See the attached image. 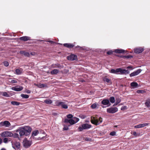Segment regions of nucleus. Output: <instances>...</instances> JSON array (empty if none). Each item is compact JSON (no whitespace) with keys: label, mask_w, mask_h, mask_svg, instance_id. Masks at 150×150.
Instances as JSON below:
<instances>
[{"label":"nucleus","mask_w":150,"mask_h":150,"mask_svg":"<svg viewBox=\"0 0 150 150\" xmlns=\"http://www.w3.org/2000/svg\"><path fill=\"white\" fill-rule=\"evenodd\" d=\"M32 131V128L29 126H25L19 127L16 130V132H19L20 136L22 137L24 135L27 136L30 134Z\"/></svg>","instance_id":"f257e3e1"},{"label":"nucleus","mask_w":150,"mask_h":150,"mask_svg":"<svg viewBox=\"0 0 150 150\" xmlns=\"http://www.w3.org/2000/svg\"><path fill=\"white\" fill-rule=\"evenodd\" d=\"M103 121V119L101 117H100L99 119L96 118L95 117H91V122L95 125H98L101 123Z\"/></svg>","instance_id":"f03ea898"},{"label":"nucleus","mask_w":150,"mask_h":150,"mask_svg":"<svg viewBox=\"0 0 150 150\" xmlns=\"http://www.w3.org/2000/svg\"><path fill=\"white\" fill-rule=\"evenodd\" d=\"M91 127V125H89L87 123L83 124L81 126H79L78 127L79 131H81L83 129H88L90 128Z\"/></svg>","instance_id":"7ed1b4c3"},{"label":"nucleus","mask_w":150,"mask_h":150,"mask_svg":"<svg viewBox=\"0 0 150 150\" xmlns=\"http://www.w3.org/2000/svg\"><path fill=\"white\" fill-rule=\"evenodd\" d=\"M118 108L116 107H111L107 109V112L110 113H114L118 111Z\"/></svg>","instance_id":"20e7f679"},{"label":"nucleus","mask_w":150,"mask_h":150,"mask_svg":"<svg viewBox=\"0 0 150 150\" xmlns=\"http://www.w3.org/2000/svg\"><path fill=\"white\" fill-rule=\"evenodd\" d=\"M13 133L9 131H5L1 134V136L3 137H12Z\"/></svg>","instance_id":"39448f33"},{"label":"nucleus","mask_w":150,"mask_h":150,"mask_svg":"<svg viewBox=\"0 0 150 150\" xmlns=\"http://www.w3.org/2000/svg\"><path fill=\"white\" fill-rule=\"evenodd\" d=\"M11 125L10 122L8 121H5L0 122V127H8Z\"/></svg>","instance_id":"423d86ee"},{"label":"nucleus","mask_w":150,"mask_h":150,"mask_svg":"<svg viewBox=\"0 0 150 150\" xmlns=\"http://www.w3.org/2000/svg\"><path fill=\"white\" fill-rule=\"evenodd\" d=\"M101 103L104 105H107V107L111 105L109 100L108 99L103 100L101 102Z\"/></svg>","instance_id":"0eeeda50"},{"label":"nucleus","mask_w":150,"mask_h":150,"mask_svg":"<svg viewBox=\"0 0 150 150\" xmlns=\"http://www.w3.org/2000/svg\"><path fill=\"white\" fill-rule=\"evenodd\" d=\"M144 50L143 48L142 47H137L134 49V52L136 54L141 53Z\"/></svg>","instance_id":"6e6552de"},{"label":"nucleus","mask_w":150,"mask_h":150,"mask_svg":"<svg viewBox=\"0 0 150 150\" xmlns=\"http://www.w3.org/2000/svg\"><path fill=\"white\" fill-rule=\"evenodd\" d=\"M141 69H139L136 71L133 72L130 74L129 76L130 77L134 76L139 74L142 71Z\"/></svg>","instance_id":"1a4fd4ad"},{"label":"nucleus","mask_w":150,"mask_h":150,"mask_svg":"<svg viewBox=\"0 0 150 150\" xmlns=\"http://www.w3.org/2000/svg\"><path fill=\"white\" fill-rule=\"evenodd\" d=\"M23 146L26 148H28L30 147L31 144V141L28 140H25L23 142Z\"/></svg>","instance_id":"9d476101"},{"label":"nucleus","mask_w":150,"mask_h":150,"mask_svg":"<svg viewBox=\"0 0 150 150\" xmlns=\"http://www.w3.org/2000/svg\"><path fill=\"white\" fill-rule=\"evenodd\" d=\"M119 74H126L129 73V71L128 70H126L125 69H122L121 68H119Z\"/></svg>","instance_id":"9b49d317"},{"label":"nucleus","mask_w":150,"mask_h":150,"mask_svg":"<svg viewBox=\"0 0 150 150\" xmlns=\"http://www.w3.org/2000/svg\"><path fill=\"white\" fill-rule=\"evenodd\" d=\"M67 58L68 60L73 61L77 59V56L74 54H71L67 56Z\"/></svg>","instance_id":"f8f14e48"},{"label":"nucleus","mask_w":150,"mask_h":150,"mask_svg":"<svg viewBox=\"0 0 150 150\" xmlns=\"http://www.w3.org/2000/svg\"><path fill=\"white\" fill-rule=\"evenodd\" d=\"M64 122L65 123H69L71 125H73L76 123V122H75L74 120L72 119H68L67 118L64 120Z\"/></svg>","instance_id":"ddd939ff"},{"label":"nucleus","mask_w":150,"mask_h":150,"mask_svg":"<svg viewBox=\"0 0 150 150\" xmlns=\"http://www.w3.org/2000/svg\"><path fill=\"white\" fill-rule=\"evenodd\" d=\"M11 89L13 90L17 91H19L22 90L23 89V87L21 86H16L13 87L11 88Z\"/></svg>","instance_id":"4468645a"},{"label":"nucleus","mask_w":150,"mask_h":150,"mask_svg":"<svg viewBox=\"0 0 150 150\" xmlns=\"http://www.w3.org/2000/svg\"><path fill=\"white\" fill-rule=\"evenodd\" d=\"M12 147L15 149H19L20 148V143L18 142H16L12 144Z\"/></svg>","instance_id":"2eb2a0df"},{"label":"nucleus","mask_w":150,"mask_h":150,"mask_svg":"<svg viewBox=\"0 0 150 150\" xmlns=\"http://www.w3.org/2000/svg\"><path fill=\"white\" fill-rule=\"evenodd\" d=\"M19 39L21 40L26 41L30 40V38L27 36H23L19 38Z\"/></svg>","instance_id":"dca6fc26"},{"label":"nucleus","mask_w":150,"mask_h":150,"mask_svg":"<svg viewBox=\"0 0 150 150\" xmlns=\"http://www.w3.org/2000/svg\"><path fill=\"white\" fill-rule=\"evenodd\" d=\"M51 67L52 68H63V66H62L58 63L55 64H53L51 65Z\"/></svg>","instance_id":"f3484780"},{"label":"nucleus","mask_w":150,"mask_h":150,"mask_svg":"<svg viewBox=\"0 0 150 150\" xmlns=\"http://www.w3.org/2000/svg\"><path fill=\"white\" fill-rule=\"evenodd\" d=\"M119 68H117L116 70L111 69L110 71V72L113 74H119Z\"/></svg>","instance_id":"a211bd4d"},{"label":"nucleus","mask_w":150,"mask_h":150,"mask_svg":"<svg viewBox=\"0 0 150 150\" xmlns=\"http://www.w3.org/2000/svg\"><path fill=\"white\" fill-rule=\"evenodd\" d=\"M20 53L24 55V56L27 57H29L30 54L28 52H26L23 51H21Z\"/></svg>","instance_id":"6ab92c4d"},{"label":"nucleus","mask_w":150,"mask_h":150,"mask_svg":"<svg viewBox=\"0 0 150 150\" xmlns=\"http://www.w3.org/2000/svg\"><path fill=\"white\" fill-rule=\"evenodd\" d=\"M64 46L69 48H72L74 46V45L70 43H64Z\"/></svg>","instance_id":"aec40b11"},{"label":"nucleus","mask_w":150,"mask_h":150,"mask_svg":"<svg viewBox=\"0 0 150 150\" xmlns=\"http://www.w3.org/2000/svg\"><path fill=\"white\" fill-rule=\"evenodd\" d=\"M126 51L125 50L122 49H116L115 50V52L116 53H126Z\"/></svg>","instance_id":"412c9836"},{"label":"nucleus","mask_w":150,"mask_h":150,"mask_svg":"<svg viewBox=\"0 0 150 150\" xmlns=\"http://www.w3.org/2000/svg\"><path fill=\"white\" fill-rule=\"evenodd\" d=\"M59 72V71L57 69H54L50 72V73L51 74H57Z\"/></svg>","instance_id":"4be33fe9"},{"label":"nucleus","mask_w":150,"mask_h":150,"mask_svg":"<svg viewBox=\"0 0 150 150\" xmlns=\"http://www.w3.org/2000/svg\"><path fill=\"white\" fill-rule=\"evenodd\" d=\"M65 103L63 102H59V100H57L56 101L55 103L56 105L58 106H59L60 105H61L64 104Z\"/></svg>","instance_id":"5701e85b"},{"label":"nucleus","mask_w":150,"mask_h":150,"mask_svg":"<svg viewBox=\"0 0 150 150\" xmlns=\"http://www.w3.org/2000/svg\"><path fill=\"white\" fill-rule=\"evenodd\" d=\"M44 103L48 104H50L52 103V101L50 99H46L44 101Z\"/></svg>","instance_id":"b1692460"},{"label":"nucleus","mask_w":150,"mask_h":150,"mask_svg":"<svg viewBox=\"0 0 150 150\" xmlns=\"http://www.w3.org/2000/svg\"><path fill=\"white\" fill-rule=\"evenodd\" d=\"M121 101V99L120 98H116V102L113 105V106H115L117 105Z\"/></svg>","instance_id":"393cba45"},{"label":"nucleus","mask_w":150,"mask_h":150,"mask_svg":"<svg viewBox=\"0 0 150 150\" xmlns=\"http://www.w3.org/2000/svg\"><path fill=\"white\" fill-rule=\"evenodd\" d=\"M103 80L108 83H111V81L110 79L107 78L106 77H104L103 79Z\"/></svg>","instance_id":"a878e982"},{"label":"nucleus","mask_w":150,"mask_h":150,"mask_svg":"<svg viewBox=\"0 0 150 150\" xmlns=\"http://www.w3.org/2000/svg\"><path fill=\"white\" fill-rule=\"evenodd\" d=\"M120 57H121L125 58L127 59H129L132 58L133 57V56L132 55L129 54L128 55L122 56Z\"/></svg>","instance_id":"bb28decb"},{"label":"nucleus","mask_w":150,"mask_h":150,"mask_svg":"<svg viewBox=\"0 0 150 150\" xmlns=\"http://www.w3.org/2000/svg\"><path fill=\"white\" fill-rule=\"evenodd\" d=\"M11 104L13 105H18L20 104V103L17 101H12L11 102Z\"/></svg>","instance_id":"cd10ccee"},{"label":"nucleus","mask_w":150,"mask_h":150,"mask_svg":"<svg viewBox=\"0 0 150 150\" xmlns=\"http://www.w3.org/2000/svg\"><path fill=\"white\" fill-rule=\"evenodd\" d=\"M97 106V104L96 103L93 104L91 106V108L92 109L96 108Z\"/></svg>","instance_id":"c85d7f7f"},{"label":"nucleus","mask_w":150,"mask_h":150,"mask_svg":"<svg viewBox=\"0 0 150 150\" xmlns=\"http://www.w3.org/2000/svg\"><path fill=\"white\" fill-rule=\"evenodd\" d=\"M109 101L112 103H114L115 102V99L114 97L112 96L109 98Z\"/></svg>","instance_id":"c756f323"},{"label":"nucleus","mask_w":150,"mask_h":150,"mask_svg":"<svg viewBox=\"0 0 150 150\" xmlns=\"http://www.w3.org/2000/svg\"><path fill=\"white\" fill-rule=\"evenodd\" d=\"M131 86L132 87H137L138 85V83L136 82H132L131 83Z\"/></svg>","instance_id":"7c9ffc66"},{"label":"nucleus","mask_w":150,"mask_h":150,"mask_svg":"<svg viewBox=\"0 0 150 150\" xmlns=\"http://www.w3.org/2000/svg\"><path fill=\"white\" fill-rule=\"evenodd\" d=\"M38 133L39 132L38 130L34 131L32 132V136H36L38 135Z\"/></svg>","instance_id":"2f4dec72"},{"label":"nucleus","mask_w":150,"mask_h":150,"mask_svg":"<svg viewBox=\"0 0 150 150\" xmlns=\"http://www.w3.org/2000/svg\"><path fill=\"white\" fill-rule=\"evenodd\" d=\"M16 74L17 75H20L22 73L21 71L19 69H16Z\"/></svg>","instance_id":"473e14b6"},{"label":"nucleus","mask_w":150,"mask_h":150,"mask_svg":"<svg viewBox=\"0 0 150 150\" xmlns=\"http://www.w3.org/2000/svg\"><path fill=\"white\" fill-rule=\"evenodd\" d=\"M21 96L23 98H29V96L28 95L22 94L21 95Z\"/></svg>","instance_id":"72a5a7b5"},{"label":"nucleus","mask_w":150,"mask_h":150,"mask_svg":"<svg viewBox=\"0 0 150 150\" xmlns=\"http://www.w3.org/2000/svg\"><path fill=\"white\" fill-rule=\"evenodd\" d=\"M137 92L139 93H145L146 91L144 90H138L137 91Z\"/></svg>","instance_id":"f704fd0d"},{"label":"nucleus","mask_w":150,"mask_h":150,"mask_svg":"<svg viewBox=\"0 0 150 150\" xmlns=\"http://www.w3.org/2000/svg\"><path fill=\"white\" fill-rule=\"evenodd\" d=\"M131 133L132 134H133L135 137L139 136V134H137L136 132L135 131L132 132Z\"/></svg>","instance_id":"c9c22d12"},{"label":"nucleus","mask_w":150,"mask_h":150,"mask_svg":"<svg viewBox=\"0 0 150 150\" xmlns=\"http://www.w3.org/2000/svg\"><path fill=\"white\" fill-rule=\"evenodd\" d=\"M12 137H13L14 138H19V135L16 133H15L14 134L13 133Z\"/></svg>","instance_id":"e433bc0d"},{"label":"nucleus","mask_w":150,"mask_h":150,"mask_svg":"<svg viewBox=\"0 0 150 150\" xmlns=\"http://www.w3.org/2000/svg\"><path fill=\"white\" fill-rule=\"evenodd\" d=\"M37 86L38 88H42L45 87V85L44 84H41L40 85H37Z\"/></svg>","instance_id":"4c0bfd02"},{"label":"nucleus","mask_w":150,"mask_h":150,"mask_svg":"<svg viewBox=\"0 0 150 150\" xmlns=\"http://www.w3.org/2000/svg\"><path fill=\"white\" fill-rule=\"evenodd\" d=\"M62 107L64 109H67L68 108V106L67 105L65 104L64 103L62 105Z\"/></svg>","instance_id":"58836bf2"},{"label":"nucleus","mask_w":150,"mask_h":150,"mask_svg":"<svg viewBox=\"0 0 150 150\" xmlns=\"http://www.w3.org/2000/svg\"><path fill=\"white\" fill-rule=\"evenodd\" d=\"M67 117L69 119H71L73 117V116L72 114H69L67 115Z\"/></svg>","instance_id":"ea45409f"},{"label":"nucleus","mask_w":150,"mask_h":150,"mask_svg":"<svg viewBox=\"0 0 150 150\" xmlns=\"http://www.w3.org/2000/svg\"><path fill=\"white\" fill-rule=\"evenodd\" d=\"M3 64L6 67H7L8 66V62L6 61H4L3 62Z\"/></svg>","instance_id":"a19ab883"},{"label":"nucleus","mask_w":150,"mask_h":150,"mask_svg":"<svg viewBox=\"0 0 150 150\" xmlns=\"http://www.w3.org/2000/svg\"><path fill=\"white\" fill-rule=\"evenodd\" d=\"M116 134V132L115 131H113L110 132V135L111 136H115Z\"/></svg>","instance_id":"79ce46f5"},{"label":"nucleus","mask_w":150,"mask_h":150,"mask_svg":"<svg viewBox=\"0 0 150 150\" xmlns=\"http://www.w3.org/2000/svg\"><path fill=\"white\" fill-rule=\"evenodd\" d=\"M145 104L148 107H150V102L149 103V102L146 101L145 103Z\"/></svg>","instance_id":"37998d69"},{"label":"nucleus","mask_w":150,"mask_h":150,"mask_svg":"<svg viewBox=\"0 0 150 150\" xmlns=\"http://www.w3.org/2000/svg\"><path fill=\"white\" fill-rule=\"evenodd\" d=\"M134 127L136 128H142V127L141 126V124H140L139 125H136L134 126Z\"/></svg>","instance_id":"c03bdc74"},{"label":"nucleus","mask_w":150,"mask_h":150,"mask_svg":"<svg viewBox=\"0 0 150 150\" xmlns=\"http://www.w3.org/2000/svg\"><path fill=\"white\" fill-rule=\"evenodd\" d=\"M79 117L82 119L85 118L86 117V116L84 115H80Z\"/></svg>","instance_id":"a18cd8bd"},{"label":"nucleus","mask_w":150,"mask_h":150,"mask_svg":"<svg viewBox=\"0 0 150 150\" xmlns=\"http://www.w3.org/2000/svg\"><path fill=\"white\" fill-rule=\"evenodd\" d=\"M8 139L7 138H4L3 139V142L5 143H7L8 142Z\"/></svg>","instance_id":"49530a36"},{"label":"nucleus","mask_w":150,"mask_h":150,"mask_svg":"<svg viewBox=\"0 0 150 150\" xmlns=\"http://www.w3.org/2000/svg\"><path fill=\"white\" fill-rule=\"evenodd\" d=\"M74 120L75 122H76V123L79 121V119L78 118L74 117Z\"/></svg>","instance_id":"de8ad7c7"},{"label":"nucleus","mask_w":150,"mask_h":150,"mask_svg":"<svg viewBox=\"0 0 150 150\" xmlns=\"http://www.w3.org/2000/svg\"><path fill=\"white\" fill-rule=\"evenodd\" d=\"M3 95L4 96L8 97L9 96V95L6 92H4L3 93Z\"/></svg>","instance_id":"09e8293b"},{"label":"nucleus","mask_w":150,"mask_h":150,"mask_svg":"<svg viewBox=\"0 0 150 150\" xmlns=\"http://www.w3.org/2000/svg\"><path fill=\"white\" fill-rule=\"evenodd\" d=\"M142 127H143L146 126L148 125L149 123H144L143 124H141Z\"/></svg>","instance_id":"8fccbe9b"},{"label":"nucleus","mask_w":150,"mask_h":150,"mask_svg":"<svg viewBox=\"0 0 150 150\" xmlns=\"http://www.w3.org/2000/svg\"><path fill=\"white\" fill-rule=\"evenodd\" d=\"M126 109H127V107L126 106H122L121 108V110H124Z\"/></svg>","instance_id":"3c124183"},{"label":"nucleus","mask_w":150,"mask_h":150,"mask_svg":"<svg viewBox=\"0 0 150 150\" xmlns=\"http://www.w3.org/2000/svg\"><path fill=\"white\" fill-rule=\"evenodd\" d=\"M112 50H110L107 52V54L108 55H110L112 53Z\"/></svg>","instance_id":"603ef678"},{"label":"nucleus","mask_w":150,"mask_h":150,"mask_svg":"<svg viewBox=\"0 0 150 150\" xmlns=\"http://www.w3.org/2000/svg\"><path fill=\"white\" fill-rule=\"evenodd\" d=\"M10 82L11 83H17V81L16 80H11L10 81Z\"/></svg>","instance_id":"864d4df0"},{"label":"nucleus","mask_w":150,"mask_h":150,"mask_svg":"<svg viewBox=\"0 0 150 150\" xmlns=\"http://www.w3.org/2000/svg\"><path fill=\"white\" fill-rule=\"evenodd\" d=\"M63 129L64 130H67L69 129V128L67 126L64 127L63 128Z\"/></svg>","instance_id":"5fc2aeb1"},{"label":"nucleus","mask_w":150,"mask_h":150,"mask_svg":"<svg viewBox=\"0 0 150 150\" xmlns=\"http://www.w3.org/2000/svg\"><path fill=\"white\" fill-rule=\"evenodd\" d=\"M31 91L29 90H28L26 91V93H31Z\"/></svg>","instance_id":"6e6d98bb"},{"label":"nucleus","mask_w":150,"mask_h":150,"mask_svg":"<svg viewBox=\"0 0 150 150\" xmlns=\"http://www.w3.org/2000/svg\"><path fill=\"white\" fill-rule=\"evenodd\" d=\"M48 42L50 43L51 44H53L55 43V42H54L53 41H48Z\"/></svg>","instance_id":"4d7b16f0"},{"label":"nucleus","mask_w":150,"mask_h":150,"mask_svg":"<svg viewBox=\"0 0 150 150\" xmlns=\"http://www.w3.org/2000/svg\"><path fill=\"white\" fill-rule=\"evenodd\" d=\"M132 66H128L127 67V69H132Z\"/></svg>","instance_id":"13d9d810"},{"label":"nucleus","mask_w":150,"mask_h":150,"mask_svg":"<svg viewBox=\"0 0 150 150\" xmlns=\"http://www.w3.org/2000/svg\"><path fill=\"white\" fill-rule=\"evenodd\" d=\"M2 142V139L1 138H0V144H1Z\"/></svg>","instance_id":"bf43d9fd"},{"label":"nucleus","mask_w":150,"mask_h":150,"mask_svg":"<svg viewBox=\"0 0 150 150\" xmlns=\"http://www.w3.org/2000/svg\"><path fill=\"white\" fill-rule=\"evenodd\" d=\"M77 47H80V48H81V47H80L79 46L77 45V46H76L75 47V48H77Z\"/></svg>","instance_id":"052dcab7"},{"label":"nucleus","mask_w":150,"mask_h":150,"mask_svg":"<svg viewBox=\"0 0 150 150\" xmlns=\"http://www.w3.org/2000/svg\"><path fill=\"white\" fill-rule=\"evenodd\" d=\"M0 150H6V149L4 148H2V149Z\"/></svg>","instance_id":"680f3d73"},{"label":"nucleus","mask_w":150,"mask_h":150,"mask_svg":"<svg viewBox=\"0 0 150 150\" xmlns=\"http://www.w3.org/2000/svg\"><path fill=\"white\" fill-rule=\"evenodd\" d=\"M44 138H45V137H42L41 138V139H44Z\"/></svg>","instance_id":"e2e57ef3"},{"label":"nucleus","mask_w":150,"mask_h":150,"mask_svg":"<svg viewBox=\"0 0 150 150\" xmlns=\"http://www.w3.org/2000/svg\"><path fill=\"white\" fill-rule=\"evenodd\" d=\"M102 107H103V108H104V107H104L103 106H102Z\"/></svg>","instance_id":"0e129e2a"}]
</instances>
